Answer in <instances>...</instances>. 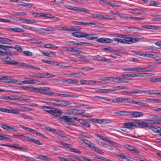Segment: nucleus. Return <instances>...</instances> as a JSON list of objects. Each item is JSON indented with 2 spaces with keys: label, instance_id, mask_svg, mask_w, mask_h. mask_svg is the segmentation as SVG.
<instances>
[{
  "label": "nucleus",
  "instance_id": "1a4fd4ad",
  "mask_svg": "<svg viewBox=\"0 0 161 161\" xmlns=\"http://www.w3.org/2000/svg\"><path fill=\"white\" fill-rule=\"evenodd\" d=\"M97 41L100 43H108L112 42L113 40L107 38L102 37L98 39Z\"/></svg>",
  "mask_w": 161,
  "mask_h": 161
},
{
  "label": "nucleus",
  "instance_id": "412c9836",
  "mask_svg": "<svg viewBox=\"0 0 161 161\" xmlns=\"http://www.w3.org/2000/svg\"><path fill=\"white\" fill-rule=\"evenodd\" d=\"M134 104H137L142 107L147 108L149 107V105L146 103H143L141 101H137L135 100Z\"/></svg>",
  "mask_w": 161,
  "mask_h": 161
},
{
  "label": "nucleus",
  "instance_id": "49530a36",
  "mask_svg": "<svg viewBox=\"0 0 161 161\" xmlns=\"http://www.w3.org/2000/svg\"><path fill=\"white\" fill-rule=\"evenodd\" d=\"M69 150L72 152L78 154L81 153V152L74 148H70Z\"/></svg>",
  "mask_w": 161,
  "mask_h": 161
},
{
  "label": "nucleus",
  "instance_id": "a211bd4d",
  "mask_svg": "<svg viewBox=\"0 0 161 161\" xmlns=\"http://www.w3.org/2000/svg\"><path fill=\"white\" fill-rule=\"evenodd\" d=\"M64 49H66V50L72 51V50H74L75 51H82L83 49L81 48H78L76 47H64L63 48Z\"/></svg>",
  "mask_w": 161,
  "mask_h": 161
},
{
  "label": "nucleus",
  "instance_id": "f03ea898",
  "mask_svg": "<svg viewBox=\"0 0 161 161\" xmlns=\"http://www.w3.org/2000/svg\"><path fill=\"white\" fill-rule=\"evenodd\" d=\"M64 6L65 8L73 11L78 12H82L86 13H89L90 12V10H89L84 8L78 7L74 6H70L69 5H64Z\"/></svg>",
  "mask_w": 161,
  "mask_h": 161
},
{
  "label": "nucleus",
  "instance_id": "e433bc0d",
  "mask_svg": "<svg viewBox=\"0 0 161 161\" xmlns=\"http://www.w3.org/2000/svg\"><path fill=\"white\" fill-rule=\"evenodd\" d=\"M80 134L81 136L86 138H91L92 137V135H91L85 132H81Z\"/></svg>",
  "mask_w": 161,
  "mask_h": 161
},
{
  "label": "nucleus",
  "instance_id": "423d86ee",
  "mask_svg": "<svg viewBox=\"0 0 161 161\" xmlns=\"http://www.w3.org/2000/svg\"><path fill=\"white\" fill-rule=\"evenodd\" d=\"M124 38L125 40L126 44H131L132 43H135L138 42V39L136 38H132L130 35H125Z\"/></svg>",
  "mask_w": 161,
  "mask_h": 161
},
{
  "label": "nucleus",
  "instance_id": "cd10ccee",
  "mask_svg": "<svg viewBox=\"0 0 161 161\" xmlns=\"http://www.w3.org/2000/svg\"><path fill=\"white\" fill-rule=\"evenodd\" d=\"M134 125L132 124V123L128 122L123 124V126H124L125 128L130 129L133 128Z\"/></svg>",
  "mask_w": 161,
  "mask_h": 161
},
{
  "label": "nucleus",
  "instance_id": "338daca9",
  "mask_svg": "<svg viewBox=\"0 0 161 161\" xmlns=\"http://www.w3.org/2000/svg\"><path fill=\"white\" fill-rule=\"evenodd\" d=\"M49 64L53 65L58 66L59 65V63L57 62H55L54 61H50Z\"/></svg>",
  "mask_w": 161,
  "mask_h": 161
},
{
  "label": "nucleus",
  "instance_id": "f3484780",
  "mask_svg": "<svg viewBox=\"0 0 161 161\" xmlns=\"http://www.w3.org/2000/svg\"><path fill=\"white\" fill-rule=\"evenodd\" d=\"M19 125L21 128L23 129H24L29 132L33 133L34 134H36V133L37 132V131L36 130H35L31 129L30 128L27 127H26L24 125Z\"/></svg>",
  "mask_w": 161,
  "mask_h": 161
},
{
  "label": "nucleus",
  "instance_id": "aec40b11",
  "mask_svg": "<svg viewBox=\"0 0 161 161\" xmlns=\"http://www.w3.org/2000/svg\"><path fill=\"white\" fill-rule=\"evenodd\" d=\"M78 122L81 124L87 127L90 128L91 127L90 124L85 119H79L78 120Z\"/></svg>",
  "mask_w": 161,
  "mask_h": 161
},
{
  "label": "nucleus",
  "instance_id": "f704fd0d",
  "mask_svg": "<svg viewBox=\"0 0 161 161\" xmlns=\"http://www.w3.org/2000/svg\"><path fill=\"white\" fill-rule=\"evenodd\" d=\"M131 77H133L136 76H145L144 73H137V74H130Z\"/></svg>",
  "mask_w": 161,
  "mask_h": 161
},
{
  "label": "nucleus",
  "instance_id": "79ce46f5",
  "mask_svg": "<svg viewBox=\"0 0 161 161\" xmlns=\"http://www.w3.org/2000/svg\"><path fill=\"white\" fill-rule=\"evenodd\" d=\"M78 139H80V141H82L85 144L88 145V146H89V145L90 144L89 143V142H90L86 139H84L83 138H82L80 137H78Z\"/></svg>",
  "mask_w": 161,
  "mask_h": 161
},
{
  "label": "nucleus",
  "instance_id": "473e14b6",
  "mask_svg": "<svg viewBox=\"0 0 161 161\" xmlns=\"http://www.w3.org/2000/svg\"><path fill=\"white\" fill-rule=\"evenodd\" d=\"M97 83V85H99L100 84V83H101V82L92 80H87L86 84L88 85H93L94 84H96Z\"/></svg>",
  "mask_w": 161,
  "mask_h": 161
},
{
  "label": "nucleus",
  "instance_id": "7ed1b4c3",
  "mask_svg": "<svg viewBox=\"0 0 161 161\" xmlns=\"http://www.w3.org/2000/svg\"><path fill=\"white\" fill-rule=\"evenodd\" d=\"M56 119L61 121H64L67 122L68 124L71 125H74L73 120H70V116L66 115H63L61 117H56Z\"/></svg>",
  "mask_w": 161,
  "mask_h": 161
},
{
  "label": "nucleus",
  "instance_id": "6e6d98bb",
  "mask_svg": "<svg viewBox=\"0 0 161 161\" xmlns=\"http://www.w3.org/2000/svg\"><path fill=\"white\" fill-rule=\"evenodd\" d=\"M129 111H119V114L121 115H129Z\"/></svg>",
  "mask_w": 161,
  "mask_h": 161
},
{
  "label": "nucleus",
  "instance_id": "603ef678",
  "mask_svg": "<svg viewBox=\"0 0 161 161\" xmlns=\"http://www.w3.org/2000/svg\"><path fill=\"white\" fill-rule=\"evenodd\" d=\"M130 18L132 19L136 20H140L145 19V18L137 17H130Z\"/></svg>",
  "mask_w": 161,
  "mask_h": 161
},
{
  "label": "nucleus",
  "instance_id": "052dcab7",
  "mask_svg": "<svg viewBox=\"0 0 161 161\" xmlns=\"http://www.w3.org/2000/svg\"><path fill=\"white\" fill-rule=\"evenodd\" d=\"M106 17H104L103 15L99 14H97V19H106Z\"/></svg>",
  "mask_w": 161,
  "mask_h": 161
},
{
  "label": "nucleus",
  "instance_id": "5fc2aeb1",
  "mask_svg": "<svg viewBox=\"0 0 161 161\" xmlns=\"http://www.w3.org/2000/svg\"><path fill=\"white\" fill-rule=\"evenodd\" d=\"M14 48H15V49H16L18 51L21 52L22 51V48L21 47H20V46L18 45H16L14 47Z\"/></svg>",
  "mask_w": 161,
  "mask_h": 161
},
{
  "label": "nucleus",
  "instance_id": "72a5a7b5",
  "mask_svg": "<svg viewBox=\"0 0 161 161\" xmlns=\"http://www.w3.org/2000/svg\"><path fill=\"white\" fill-rule=\"evenodd\" d=\"M25 30L19 28H13L12 29V31L17 32H21L24 31Z\"/></svg>",
  "mask_w": 161,
  "mask_h": 161
},
{
  "label": "nucleus",
  "instance_id": "680f3d73",
  "mask_svg": "<svg viewBox=\"0 0 161 161\" xmlns=\"http://www.w3.org/2000/svg\"><path fill=\"white\" fill-rule=\"evenodd\" d=\"M149 92H150V90L145 91V90H137V94H140L142 93H147L149 94Z\"/></svg>",
  "mask_w": 161,
  "mask_h": 161
},
{
  "label": "nucleus",
  "instance_id": "f257e3e1",
  "mask_svg": "<svg viewBox=\"0 0 161 161\" xmlns=\"http://www.w3.org/2000/svg\"><path fill=\"white\" fill-rule=\"evenodd\" d=\"M41 108L42 109L45 110L47 112L54 116L55 118H56V117L61 115L62 113V111L59 109L51 108L46 106H42Z\"/></svg>",
  "mask_w": 161,
  "mask_h": 161
},
{
  "label": "nucleus",
  "instance_id": "39448f33",
  "mask_svg": "<svg viewBox=\"0 0 161 161\" xmlns=\"http://www.w3.org/2000/svg\"><path fill=\"white\" fill-rule=\"evenodd\" d=\"M131 75L130 74H123L119 77V83H127L129 81V80L127 77H130Z\"/></svg>",
  "mask_w": 161,
  "mask_h": 161
},
{
  "label": "nucleus",
  "instance_id": "ddd939ff",
  "mask_svg": "<svg viewBox=\"0 0 161 161\" xmlns=\"http://www.w3.org/2000/svg\"><path fill=\"white\" fill-rule=\"evenodd\" d=\"M7 64H9L14 65H16L19 67L20 63L11 59L10 58L8 61H6Z\"/></svg>",
  "mask_w": 161,
  "mask_h": 161
},
{
  "label": "nucleus",
  "instance_id": "13d9d810",
  "mask_svg": "<svg viewBox=\"0 0 161 161\" xmlns=\"http://www.w3.org/2000/svg\"><path fill=\"white\" fill-rule=\"evenodd\" d=\"M51 15L49 14H46L41 13V15H40V17H46L48 18H51Z\"/></svg>",
  "mask_w": 161,
  "mask_h": 161
},
{
  "label": "nucleus",
  "instance_id": "dca6fc26",
  "mask_svg": "<svg viewBox=\"0 0 161 161\" xmlns=\"http://www.w3.org/2000/svg\"><path fill=\"white\" fill-rule=\"evenodd\" d=\"M148 128L151 129L154 132L159 133L161 130V129L159 127H155L154 125L149 126Z\"/></svg>",
  "mask_w": 161,
  "mask_h": 161
},
{
  "label": "nucleus",
  "instance_id": "20e7f679",
  "mask_svg": "<svg viewBox=\"0 0 161 161\" xmlns=\"http://www.w3.org/2000/svg\"><path fill=\"white\" fill-rule=\"evenodd\" d=\"M50 87H41L40 93L46 95H48L49 96H53L55 93L53 92L50 91Z\"/></svg>",
  "mask_w": 161,
  "mask_h": 161
},
{
  "label": "nucleus",
  "instance_id": "6ab92c4d",
  "mask_svg": "<svg viewBox=\"0 0 161 161\" xmlns=\"http://www.w3.org/2000/svg\"><path fill=\"white\" fill-rule=\"evenodd\" d=\"M142 72H149L152 71L154 70V67L152 65H148L147 67L145 68H142Z\"/></svg>",
  "mask_w": 161,
  "mask_h": 161
},
{
  "label": "nucleus",
  "instance_id": "a19ab883",
  "mask_svg": "<svg viewBox=\"0 0 161 161\" xmlns=\"http://www.w3.org/2000/svg\"><path fill=\"white\" fill-rule=\"evenodd\" d=\"M73 158L77 160H78L80 161H84L85 158L84 157H79L73 155Z\"/></svg>",
  "mask_w": 161,
  "mask_h": 161
},
{
  "label": "nucleus",
  "instance_id": "2f4dec72",
  "mask_svg": "<svg viewBox=\"0 0 161 161\" xmlns=\"http://www.w3.org/2000/svg\"><path fill=\"white\" fill-rule=\"evenodd\" d=\"M51 157L45 155H42L41 160L45 161H50L52 160Z\"/></svg>",
  "mask_w": 161,
  "mask_h": 161
},
{
  "label": "nucleus",
  "instance_id": "de8ad7c7",
  "mask_svg": "<svg viewBox=\"0 0 161 161\" xmlns=\"http://www.w3.org/2000/svg\"><path fill=\"white\" fill-rule=\"evenodd\" d=\"M140 120H135L133 122V124L134 125L133 126V128L134 126H138V127L139 125V124Z\"/></svg>",
  "mask_w": 161,
  "mask_h": 161
},
{
  "label": "nucleus",
  "instance_id": "a878e982",
  "mask_svg": "<svg viewBox=\"0 0 161 161\" xmlns=\"http://www.w3.org/2000/svg\"><path fill=\"white\" fill-rule=\"evenodd\" d=\"M8 76H6L5 82L7 83H16V82H18V80H17L14 79H9L7 78Z\"/></svg>",
  "mask_w": 161,
  "mask_h": 161
},
{
  "label": "nucleus",
  "instance_id": "4c0bfd02",
  "mask_svg": "<svg viewBox=\"0 0 161 161\" xmlns=\"http://www.w3.org/2000/svg\"><path fill=\"white\" fill-rule=\"evenodd\" d=\"M45 130L51 131L52 132H55V133L58 134V130H56L51 128L49 127H45Z\"/></svg>",
  "mask_w": 161,
  "mask_h": 161
},
{
  "label": "nucleus",
  "instance_id": "c03bdc74",
  "mask_svg": "<svg viewBox=\"0 0 161 161\" xmlns=\"http://www.w3.org/2000/svg\"><path fill=\"white\" fill-rule=\"evenodd\" d=\"M149 123L151 124H160V122H159L158 120H148Z\"/></svg>",
  "mask_w": 161,
  "mask_h": 161
},
{
  "label": "nucleus",
  "instance_id": "bb28decb",
  "mask_svg": "<svg viewBox=\"0 0 161 161\" xmlns=\"http://www.w3.org/2000/svg\"><path fill=\"white\" fill-rule=\"evenodd\" d=\"M139 125L138 127L140 128H144V127H149V125L147 123L143 122H141L140 121L139 122Z\"/></svg>",
  "mask_w": 161,
  "mask_h": 161
},
{
  "label": "nucleus",
  "instance_id": "e2e57ef3",
  "mask_svg": "<svg viewBox=\"0 0 161 161\" xmlns=\"http://www.w3.org/2000/svg\"><path fill=\"white\" fill-rule=\"evenodd\" d=\"M50 19L53 20L54 21H59L60 20V18L58 17H55V16H53L52 15H51V18Z\"/></svg>",
  "mask_w": 161,
  "mask_h": 161
},
{
  "label": "nucleus",
  "instance_id": "6e6552de",
  "mask_svg": "<svg viewBox=\"0 0 161 161\" xmlns=\"http://www.w3.org/2000/svg\"><path fill=\"white\" fill-rule=\"evenodd\" d=\"M99 2V3L102 4H103V3H105V5H110L112 6H116V7H120L121 6V5L120 4H119L117 3H111L107 1L106 0H98Z\"/></svg>",
  "mask_w": 161,
  "mask_h": 161
},
{
  "label": "nucleus",
  "instance_id": "a18cd8bd",
  "mask_svg": "<svg viewBox=\"0 0 161 161\" xmlns=\"http://www.w3.org/2000/svg\"><path fill=\"white\" fill-rule=\"evenodd\" d=\"M149 80L150 81L153 82H158L161 81V77L159 78L150 79Z\"/></svg>",
  "mask_w": 161,
  "mask_h": 161
},
{
  "label": "nucleus",
  "instance_id": "0e129e2a",
  "mask_svg": "<svg viewBox=\"0 0 161 161\" xmlns=\"http://www.w3.org/2000/svg\"><path fill=\"white\" fill-rule=\"evenodd\" d=\"M56 29V28H54L52 27L51 26H48L47 27L46 29V31H55V29Z\"/></svg>",
  "mask_w": 161,
  "mask_h": 161
},
{
  "label": "nucleus",
  "instance_id": "58836bf2",
  "mask_svg": "<svg viewBox=\"0 0 161 161\" xmlns=\"http://www.w3.org/2000/svg\"><path fill=\"white\" fill-rule=\"evenodd\" d=\"M23 22L24 23H27L28 24H31L36 22V21L29 19H23Z\"/></svg>",
  "mask_w": 161,
  "mask_h": 161
},
{
  "label": "nucleus",
  "instance_id": "37998d69",
  "mask_svg": "<svg viewBox=\"0 0 161 161\" xmlns=\"http://www.w3.org/2000/svg\"><path fill=\"white\" fill-rule=\"evenodd\" d=\"M79 45L86 46H92L93 45L92 43L83 42H81L80 43H79Z\"/></svg>",
  "mask_w": 161,
  "mask_h": 161
},
{
  "label": "nucleus",
  "instance_id": "5701e85b",
  "mask_svg": "<svg viewBox=\"0 0 161 161\" xmlns=\"http://www.w3.org/2000/svg\"><path fill=\"white\" fill-rule=\"evenodd\" d=\"M71 35L75 37L81 38L83 37L84 32H74L71 34Z\"/></svg>",
  "mask_w": 161,
  "mask_h": 161
},
{
  "label": "nucleus",
  "instance_id": "774afa93",
  "mask_svg": "<svg viewBox=\"0 0 161 161\" xmlns=\"http://www.w3.org/2000/svg\"><path fill=\"white\" fill-rule=\"evenodd\" d=\"M6 76L1 75L0 76V82H5Z\"/></svg>",
  "mask_w": 161,
  "mask_h": 161
},
{
  "label": "nucleus",
  "instance_id": "7c9ffc66",
  "mask_svg": "<svg viewBox=\"0 0 161 161\" xmlns=\"http://www.w3.org/2000/svg\"><path fill=\"white\" fill-rule=\"evenodd\" d=\"M4 99H9L11 100H17L19 99V97H15L14 96H6L3 98Z\"/></svg>",
  "mask_w": 161,
  "mask_h": 161
},
{
  "label": "nucleus",
  "instance_id": "4d7b16f0",
  "mask_svg": "<svg viewBox=\"0 0 161 161\" xmlns=\"http://www.w3.org/2000/svg\"><path fill=\"white\" fill-rule=\"evenodd\" d=\"M64 42L67 43L72 44V45H79V43H78L76 42H73V41L71 42V41H64Z\"/></svg>",
  "mask_w": 161,
  "mask_h": 161
},
{
  "label": "nucleus",
  "instance_id": "ea45409f",
  "mask_svg": "<svg viewBox=\"0 0 161 161\" xmlns=\"http://www.w3.org/2000/svg\"><path fill=\"white\" fill-rule=\"evenodd\" d=\"M6 49H7L6 48H3V49L4 50V51L2 50L0 52V53H5L7 55H10L11 56L13 55L11 52L7 51V50Z\"/></svg>",
  "mask_w": 161,
  "mask_h": 161
},
{
  "label": "nucleus",
  "instance_id": "3c124183",
  "mask_svg": "<svg viewBox=\"0 0 161 161\" xmlns=\"http://www.w3.org/2000/svg\"><path fill=\"white\" fill-rule=\"evenodd\" d=\"M71 76H72V75H73L74 76V77H80V76H84L85 75L83 74L82 75L80 74V73H74V74H72L71 75H70Z\"/></svg>",
  "mask_w": 161,
  "mask_h": 161
},
{
  "label": "nucleus",
  "instance_id": "f8f14e48",
  "mask_svg": "<svg viewBox=\"0 0 161 161\" xmlns=\"http://www.w3.org/2000/svg\"><path fill=\"white\" fill-rule=\"evenodd\" d=\"M0 57L4 63L6 64V61H8L10 58L5 53H0Z\"/></svg>",
  "mask_w": 161,
  "mask_h": 161
},
{
  "label": "nucleus",
  "instance_id": "b1692460",
  "mask_svg": "<svg viewBox=\"0 0 161 161\" xmlns=\"http://www.w3.org/2000/svg\"><path fill=\"white\" fill-rule=\"evenodd\" d=\"M131 10L135 11V13L139 14H144L145 12L142 10L137 8H134L130 9Z\"/></svg>",
  "mask_w": 161,
  "mask_h": 161
},
{
  "label": "nucleus",
  "instance_id": "393cba45",
  "mask_svg": "<svg viewBox=\"0 0 161 161\" xmlns=\"http://www.w3.org/2000/svg\"><path fill=\"white\" fill-rule=\"evenodd\" d=\"M141 27L146 29L154 30H156L158 28L157 26L151 25H142L141 26Z\"/></svg>",
  "mask_w": 161,
  "mask_h": 161
},
{
  "label": "nucleus",
  "instance_id": "864d4df0",
  "mask_svg": "<svg viewBox=\"0 0 161 161\" xmlns=\"http://www.w3.org/2000/svg\"><path fill=\"white\" fill-rule=\"evenodd\" d=\"M125 147L131 152L132 151L133 149H134V147L132 146H131L128 145H125Z\"/></svg>",
  "mask_w": 161,
  "mask_h": 161
},
{
  "label": "nucleus",
  "instance_id": "2eb2a0df",
  "mask_svg": "<svg viewBox=\"0 0 161 161\" xmlns=\"http://www.w3.org/2000/svg\"><path fill=\"white\" fill-rule=\"evenodd\" d=\"M93 59L94 60H97V61H104L106 62H108L109 61V60L107 59H103L101 56H99V55L93 56L92 57Z\"/></svg>",
  "mask_w": 161,
  "mask_h": 161
},
{
  "label": "nucleus",
  "instance_id": "bf43d9fd",
  "mask_svg": "<svg viewBox=\"0 0 161 161\" xmlns=\"http://www.w3.org/2000/svg\"><path fill=\"white\" fill-rule=\"evenodd\" d=\"M116 103H124V98L118 97L116 98Z\"/></svg>",
  "mask_w": 161,
  "mask_h": 161
},
{
  "label": "nucleus",
  "instance_id": "9d476101",
  "mask_svg": "<svg viewBox=\"0 0 161 161\" xmlns=\"http://www.w3.org/2000/svg\"><path fill=\"white\" fill-rule=\"evenodd\" d=\"M83 37L86 38L88 40H93L98 38L97 36L94 34H89L84 32Z\"/></svg>",
  "mask_w": 161,
  "mask_h": 161
},
{
  "label": "nucleus",
  "instance_id": "8fccbe9b",
  "mask_svg": "<svg viewBox=\"0 0 161 161\" xmlns=\"http://www.w3.org/2000/svg\"><path fill=\"white\" fill-rule=\"evenodd\" d=\"M22 53L28 56H31L32 55V53L29 51H23Z\"/></svg>",
  "mask_w": 161,
  "mask_h": 161
},
{
  "label": "nucleus",
  "instance_id": "0eeeda50",
  "mask_svg": "<svg viewBox=\"0 0 161 161\" xmlns=\"http://www.w3.org/2000/svg\"><path fill=\"white\" fill-rule=\"evenodd\" d=\"M129 115H130L133 118H137L142 117L143 115V114L142 113L139 112L129 111Z\"/></svg>",
  "mask_w": 161,
  "mask_h": 161
},
{
  "label": "nucleus",
  "instance_id": "c9c22d12",
  "mask_svg": "<svg viewBox=\"0 0 161 161\" xmlns=\"http://www.w3.org/2000/svg\"><path fill=\"white\" fill-rule=\"evenodd\" d=\"M154 16L155 18L153 19H151V20L152 21H161V15H154Z\"/></svg>",
  "mask_w": 161,
  "mask_h": 161
},
{
  "label": "nucleus",
  "instance_id": "c756f323",
  "mask_svg": "<svg viewBox=\"0 0 161 161\" xmlns=\"http://www.w3.org/2000/svg\"><path fill=\"white\" fill-rule=\"evenodd\" d=\"M4 44L5 43L3 42H0V52L2 50L4 51V50L3 49V48H6L7 49H8L9 48L11 47L10 46L4 45L3 44Z\"/></svg>",
  "mask_w": 161,
  "mask_h": 161
},
{
  "label": "nucleus",
  "instance_id": "4be33fe9",
  "mask_svg": "<svg viewBox=\"0 0 161 161\" xmlns=\"http://www.w3.org/2000/svg\"><path fill=\"white\" fill-rule=\"evenodd\" d=\"M1 145L3 146H6L9 147H10L15 148V149H18V150H24V149H27V148H24L23 147H18L17 146H14L12 145H7V144H0Z\"/></svg>",
  "mask_w": 161,
  "mask_h": 161
},
{
  "label": "nucleus",
  "instance_id": "c85d7f7f",
  "mask_svg": "<svg viewBox=\"0 0 161 161\" xmlns=\"http://www.w3.org/2000/svg\"><path fill=\"white\" fill-rule=\"evenodd\" d=\"M135 100L131 99L128 98H124V103L131 104H134Z\"/></svg>",
  "mask_w": 161,
  "mask_h": 161
},
{
  "label": "nucleus",
  "instance_id": "4468645a",
  "mask_svg": "<svg viewBox=\"0 0 161 161\" xmlns=\"http://www.w3.org/2000/svg\"><path fill=\"white\" fill-rule=\"evenodd\" d=\"M122 70L124 71H133L136 72L142 71V68H124Z\"/></svg>",
  "mask_w": 161,
  "mask_h": 161
},
{
  "label": "nucleus",
  "instance_id": "9b49d317",
  "mask_svg": "<svg viewBox=\"0 0 161 161\" xmlns=\"http://www.w3.org/2000/svg\"><path fill=\"white\" fill-rule=\"evenodd\" d=\"M0 111L7 113H13L15 114H17L19 113V111L17 110H14L1 108H0Z\"/></svg>",
  "mask_w": 161,
  "mask_h": 161
},
{
  "label": "nucleus",
  "instance_id": "69168bd1",
  "mask_svg": "<svg viewBox=\"0 0 161 161\" xmlns=\"http://www.w3.org/2000/svg\"><path fill=\"white\" fill-rule=\"evenodd\" d=\"M59 144H61L63 146H64L66 147H71L70 145L69 144L64 142H61L59 143Z\"/></svg>",
  "mask_w": 161,
  "mask_h": 161
},
{
  "label": "nucleus",
  "instance_id": "09e8293b",
  "mask_svg": "<svg viewBox=\"0 0 161 161\" xmlns=\"http://www.w3.org/2000/svg\"><path fill=\"white\" fill-rule=\"evenodd\" d=\"M30 64H28L25 63H20L19 64V67H25L26 68H30Z\"/></svg>",
  "mask_w": 161,
  "mask_h": 161
}]
</instances>
